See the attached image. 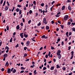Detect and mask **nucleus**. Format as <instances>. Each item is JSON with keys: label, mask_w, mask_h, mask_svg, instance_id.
Returning <instances> with one entry per match:
<instances>
[{"label": "nucleus", "mask_w": 75, "mask_h": 75, "mask_svg": "<svg viewBox=\"0 0 75 75\" xmlns=\"http://www.w3.org/2000/svg\"><path fill=\"white\" fill-rule=\"evenodd\" d=\"M71 24V23L70 22H69L67 24L68 25H69Z\"/></svg>", "instance_id": "33"}, {"label": "nucleus", "mask_w": 75, "mask_h": 75, "mask_svg": "<svg viewBox=\"0 0 75 75\" xmlns=\"http://www.w3.org/2000/svg\"><path fill=\"white\" fill-rule=\"evenodd\" d=\"M71 47L70 46L69 47L68 50H71Z\"/></svg>", "instance_id": "62"}, {"label": "nucleus", "mask_w": 75, "mask_h": 75, "mask_svg": "<svg viewBox=\"0 0 75 75\" xmlns=\"http://www.w3.org/2000/svg\"><path fill=\"white\" fill-rule=\"evenodd\" d=\"M69 17V16L68 15H66L64 17L63 19L64 20H68V18Z\"/></svg>", "instance_id": "1"}, {"label": "nucleus", "mask_w": 75, "mask_h": 75, "mask_svg": "<svg viewBox=\"0 0 75 75\" xmlns=\"http://www.w3.org/2000/svg\"><path fill=\"white\" fill-rule=\"evenodd\" d=\"M43 70H45V69H47V68L46 67H44L43 69Z\"/></svg>", "instance_id": "40"}, {"label": "nucleus", "mask_w": 75, "mask_h": 75, "mask_svg": "<svg viewBox=\"0 0 75 75\" xmlns=\"http://www.w3.org/2000/svg\"><path fill=\"white\" fill-rule=\"evenodd\" d=\"M45 7L46 8V10H47V8H48V5H46L45 6Z\"/></svg>", "instance_id": "43"}, {"label": "nucleus", "mask_w": 75, "mask_h": 75, "mask_svg": "<svg viewBox=\"0 0 75 75\" xmlns=\"http://www.w3.org/2000/svg\"><path fill=\"white\" fill-rule=\"evenodd\" d=\"M7 72L8 74L11 73V69H8L7 70Z\"/></svg>", "instance_id": "4"}, {"label": "nucleus", "mask_w": 75, "mask_h": 75, "mask_svg": "<svg viewBox=\"0 0 75 75\" xmlns=\"http://www.w3.org/2000/svg\"><path fill=\"white\" fill-rule=\"evenodd\" d=\"M15 8V7H13V9L12 10V12H13V11H14V10Z\"/></svg>", "instance_id": "45"}, {"label": "nucleus", "mask_w": 75, "mask_h": 75, "mask_svg": "<svg viewBox=\"0 0 75 75\" xmlns=\"http://www.w3.org/2000/svg\"><path fill=\"white\" fill-rule=\"evenodd\" d=\"M69 20H70V21L71 22H72V21H73V20H72V19H69Z\"/></svg>", "instance_id": "56"}, {"label": "nucleus", "mask_w": 75, "mask_h": 75, "mask_svg": "<svg viewBox=\"0 0 75 75\" xmlns=\"http://www.w3.org/2000/svg\"><path fill=\"white\" fill-rule=\"evenodd\" d=\"M51 23L52 24H54V23H55L54 22V21H52Z\"/></svg>", "instance_id": "54"}, {"label": "nucleus", "mask_w": 75, "mask_h": 75, "mask_svg": "<svg viewBox=\"0 0 75 75\" xmlns=\"http://www.w3.org/2000/svg\"><path fill=\"white\" fill-rule=\"evenodd\" d=\"M12 38H11L10 41V42H12Z\"/></svg>", "instance_id": "35"}, {"label": "nucleus", "mask_w": 75, "mask_h": 75, "mask_svg": "<svg viewBox=\"0 0 75 75\" xmlns=\"http://www.w3.org/2000/svg\"><path fill=\"white\" fill-rule=\"evenodd\" d=\"M12 72L13 73H16V69H14Z\"/></svg>", "instance_id": "19"}, {"label": "nucleus", "mask_w": 75, "mask_h": 75, "mask_svg": "<svg viewBox=\"0 0 75 75\" xmlns=\"http://www.w3.org/2000/svg\"><path fill=\"white\" fill-rule=\"evenodd\" d=\"M21 68L22 70H24V69H25V68L23 67H21Z\"/></svg>", "instance_id": "22"}, {"label": "nucleus", "mask_w": 75, "mask_h": 75, "mask_svg": "<svg viewBox=\"0 0 75 75\" xmlns=\"http://www.w3.org/2000/svg\"><path fill=\"white\" fill-rule=\"evenodd\" d=\"M45 35H43L42 36L41 38H45Z\"/></svg>", "instance_id": "29"}, {"label": "nucleus", "mask_w": 75, "mask_h": 75, "mask_svg": "<svg viewBox=\"0 0 75 75\" xmlns=\"http://www.w3.org/2000/svg\"><path fill=\"white\" fill-rule=\"evenodd\" d=\"M74 52L73 51H72L71 52V55H74Z\"/></svg>", "instance_id": "26"}, {"label": "nucleus", "mask_w": 75, "mask_h": 75, "mask_svg": "<svg viewBox=\"0 0 75 75\" xmlns=\"http://www.w3.org/2000/svg\"><path fill=\"white\" fill-rule=\"evenodd\" d=\"M57 68H60V67L59 66V65H58V64H57Z\"/></svg>", "instance_id": "36"}, {"label": "nucleus", "mask_w": 75, "mask_h": 75, "mask_svg": "<svg viewBox=\"0 0 75 75\" xmlns=\"http://www.w3.org/2000/svg\"><path fill=\"white\" fill-rule=\"evenodd\" d=\"M26 49H27V47H24V50L25 51H26Z\"/></svg>", "instance_id": "44"}, {"label": "nucleus", "mask_w": 75, "mask_h": 75, "mask_svg": "<svg viewBox=\"0 0 75 75\" xmlns=\"http://www.w3.org/2000/svg\"><path fill=\"white\" fill-rule=\"evenodd\" d=\"M41 24V23H39L38 24V26H40V25Z\"/></svg>", "instance_id": "55"}, {"label": "nucleus", "mask_w": 75, "mask_h": 75, "mask_svg": "<svg viewBox=\"0 0 75 75\" xmlns=\"http://www.w3.org/2000/svg\"><path fill=\"white\" fill-rule=\"evenodd\" d=\"M46 30H49L50 29V27L48 26H47L46 27Z\"/></svg>", "instance_id": "13"}, {"label": "nucleus", "mask_w": 75, "mask_h": 75, "mask_svg": "<svg viewBox=\"0 0 75 75\" xmlns=\"http://www.w3.org/2000/svg\"><path fill=\"white\" fill-rule=\"evenodd\" d=\"M58 57L59 59H61V54H60L59 55H58Z\"/></svg>", "instance_id": "10"}, {"label": "nucleus", "mask_w": 75, "mask_h": 75, "mask_svg": "<svg viewBox=\"0 0 75 75\" xmlns=\"http://www.w3.org/2000/svg\"><path fill=\"white\" fill-rule=\"evenodd\" d=\"M64 42H62V45H64Z\"/></svg>", "instance_id": "64"}, {"label": "nucleus", "mask_w": 75, "mask_h": 75, "mask_svg": "<svg viewBox=\"0 0 75 75\" xmlns=\"http://www.w3.org/2000/svg\"><path fill=\"white\" fill-rule=\"evenodd\" d=\"M48 7H49V6H51V3L49 2L48 3Z\"/></svg>", "instance_id": "49"}, {"label": "nucleus", "mask_w": 75, "mask_h": 75, "mask_svg": "<svg viewBox=\"0 0 75 75\" xmlns=\"http://www.w3.org/2000/svg\"><path fill=\"white\" fill-rule=\"evenodd\" d=\"M15 47L16 48H17V47H18V44L15 46Z\"/></svg>", "instance_id": "47"}, {"label": "nucleus", "mask_w": 75, "mask_h": 75, "mask_svg": "<svg viewBox=\"0 0 75 75\" xmlns=\"http://www.w3.org/2000/svg\"><path fill=\"white\" fill-rule=\"evenodd\" d=\"M72 34V33L70 32L69 34V35H71Z\"/></svg>", "instance_id": "57"}, {"label": "nucleus", "mask_w": 75, "mask_h": 75, "mask_svg": "<svg viewBox=\"0 0 75 75\" xmlns=\"http://www.w3.org/2000/svg\"><path fill=\"white\" fill-rule=\"evenodd\" d=\"M16 29L17 30H19L20 29V27H19V25H18L16 26Z\"/></svg>", "instance_id": "16"}, {"label": "nucleus", "mask_w": 75, "mask_h": 75, "mask_svg": "<svg viewBox=\"0 0 75 75\" xmlns=\"http://www.w3.org/2000/svg\"><path fill=\"white\" fill-rule=\"evenodd\" d=\"M41 11V13H42V9H39V12H40V11Z\"/></svg>", "instance_id": "37"}, {"label": "nucleus", "mask_w": 75, "mask_h": 75, "mask_svg": "<svg viewBox=\"0 0 75 75\" xmlns=\"http://www.w3.org/2000/svg\"><path fill=\"white\" fill-rule=\"evenodd\" d=\"M6 66H8L9 65V64L8 63V62L7 61L6 64Z\"/></svg>", "instance_id": "12"}, {"label": "nucleus", "mask_w": 75, "mask_h": 75, "mask_svg": "<svg viewBox=\"0 0 75 75\" xmlns=\"http://www.w3.org/2000/svg\"><path fill=\"white\" fill-rule=\"evenodd\" d=\"M6 48L7 50H9V48H8V46H6L5 47V49H6Z\"/></svg>", "instance_id": "51"}, {"label": "nucleus", "mask_w": 75, "mask_h": 75, "mask_svg": "<svg viewBox=\"0 0 75 75\" xmlns=\"http://www.w3.org/2000/svg\"><path fill=\"white\" fill-rule=\"evenodd\" d=\"M3 0H1V1L0 3L1 4L3 3Z\"/></svg>", "instance_id": "48"}, {"label": "nucleus", "mask_w": 75, "mask_h": 75, "mask_svg": "<svg viewBox=\"0 0 75 75\" xmlns=\"http://www.w3.org/2000/svg\"><path fill=\"white\" fill-rule=\"evenodd\" d=\"M51 54V52H49L48 54V56H49V57H50V54Z\"/></svg>", "instance_id": "21"}, {"label": "nucleus", "mask_w": 75, "mask_h": 75, "mask_svg": "<svg viewBox=\"0 0 75 75\" xmlns=\"http://www.w3.org/2000/svg\"><path fill=\"white\" fill-rule=\"evenodd\" d=\"M60 40H61V39H57V41L58 42H59V41H60Z\"/></svg>", "instance_id": "46"}, {"label": "nucleus", "mask_w": 75, "mask_h": 75, "mask_svg": "<svg viewBox=\"0 0 75 75\" xmlns=\"http://www.w3.org/2000/svg\"><path fill=\"white\" fill-rule=\"evenodd\" d=\"M21 27H23V23H21Z\"/></svg>", "instance_id": "52"}, {"label": "nucleus", "mask_w": 75, "mask_h": 75, "mask_svg": "<svg viewBox=\"0 0 75 75\" xmlns=\"http://www.w3.org/2000/svg\"><path fill=\"white\" fill-rule=\"evenodd\" d=\"M62 68H63V71H65V69H66V68H65V67H63Z\"/></svg>", "instance_id": "50"}, {"label": "nucleus", "mask_w": 75, "mask_h": 75, "mask_svg": "<svg viewBox=\"0 0 75 75\" xmlns=\"http://www.w3.org/2000/svg\"><path fill=\"white\" fill-rule=\"evenodd\" d=\"M31 20H30L28 21V24H30L31 23Z\"/></svg>", "instance_id": "38"}, {"label": "nucleus", "mask_w": 75, "mask_h": 75, "mask_svg": "<svg viewBox=\"0 0 75 75\" xmlns=\"http://www.w3.org/2000/svg\"><path fill=\"white\" fill-rule=\"evenodd\" d=\"M67 3H69V2H71V1H70L69 0H67Z\"/></svg>", "instance_id": "42"}, {"label": "nucleus", "mask_w": 75, "mask_h": 75, "mask_svg": "<svg viewBox=\"0 0 75 75\" xmlns=\"http://www.w3.org/2000/svg\"><path fill=\"white\" fill-rule=\"evenodd\" d=\"M65 6H63L62 7V10H64V9H65Z\"/></svg>", "instance_id": "11"}, {"label": "nucleus", "mask_w": 75, "mask_h": 75, "mask_svg": "<svg viewBox=\"0 0 75 75\" xmlns=\"http://www.w3.org/2000/svg\"><path fill=\"white\" fill-rule=\"evenodd\" d=\"M51 50H54L55 49V48H54V47H52V46L51 47Z\"/></svg>", "instance_id": "39"}, {"label": "nucleus", "mask_w": 75, "mask_h": 75, "mask_svg": "<svg viewBox=\"0 0 75 75\" xmlns=\"http://www.w3.org/2000/svg\"><path fill=\"white\" fill-rule=\"evenodd\" d=\"M17 6L18 7H21V5H18Z\"/></svg>", "instance_id": "53"}, {"label": "nucleus", "mask_w": 75, "mask_h": 75, "mask_svg": "<svg viewBox=\"0 0 75 75\" xmlns=\"http://www.w3.org/2000/svg\"><path fill=\"white\" fill-rule=\"evenodd\" d=\"M68 8L69 10H71V6H69L68 7Z\"/></svg>", "instance_id": "14"}, {"label": "nucleus", "mask_w": 75, "mask_h": 75, "mask_svg": "<svg viewBox=\"0 0 75 75\" xmlns=\"http://www.w3.org/2000/svg\"><path fill=\"white\" fill-rule=\"evenodd\" d=\"M27 54L25 53L24 54L23 58H25V57H27Z\"/></svg>", "instance_id": "15"}, {"label": "nucleus", "mask_w": 75, "mask_h": 75, "mask_svg": "<svg viewBox=\"0 0 75 75\" xmlns=\"http://www.w3.org/2000/svg\"><path fill=\"white\" fill-rule=\"evenodd\" d=\"M41 6H42V7H43V6H44V3L41 4Z\"/></svg>", "instance_id": "23"}, {"label": "nucleus", "mask_w": 75, "mask_h": 75, "mask_svg": "<svg viewBox=\"0 0 75 75\" xmlns=\"http://www.w3.org/2000/svg\"><path fill=\"white\" fill-rule=\"evenodd\" d=\"M17 12H18L20 11V9L18 8H17L16 9Z\"/></svg>", "instance_id": "18"}, {"label": "nucleus", "mask_w": 75, "mask_h": 75, "mask_svg": "<svg viewBox=\"0 0 75 75\" xmlns=\"http://www.w3.org/2000/svg\"><path fill=\"white\" fill-rule=\"evenodd\" d=\"M26 8L25 7V6H24V9L25 10H26Z\"/></svg>", "instance_id": "63"}, {"label": "nucleus", "mask_w": 75, "mask_h": 75, "mask_svg": "<svg viewBox=\"0 0 75 75\" xmlns=\"http://www.w3.org/2000/svg\"><path fill=\"white\" fill-rule=\"evenodd\" d=\"M48 54H46V55H45V57L46 58H48Z\"/></svg>", "instance_id": "61"}, {"label": "nucleus", "mask_w": 75, "mask_h": 75, "mask_svg": "<svg viewBox=\"0 0 75 75\" xmlns=\"http://www.w3.org/2000/svg\"><path fill=\"white\" fill-rule=\"evenodd\" d=\"M24 36H25V38H27L28 37V35H26L25 34V33H24Z\"/></svg>", "instance_id": "9"}, {"label": "nucleus", "mask_w": 75, "mask_h": 75, "mask_svg": "<svg viewBox=\"0 0 75 75\" xmlns=\"http://www.w3.org/2000/svg\"><path fill=\"white\" fill-rule=\"evenodd\" d=\"M1 71H4V68H3L1 69Z\"/></svg>", "instance_id": "58"}, {"label": "nucleus", "mask_w": 75, "mask_h": 75, "mask_svg": "<svg viewBox=\"0 0 75 75\" xmlns=\"http://www.w3.org/2000/svg\"><path fill=\"white\" fill-rule=\"evenodd\" d=\"M24 72V70H22V71H21L20 72V73L21 74V73H23V72Z\"/></svg>", "instance_id": "41"}, {"label": "nucleus", "mask_w": 75, "mask_h": 75, "mask_svg": "<svg viewBox=\"0 0 75 75\" xmlns=\"http://www.w3.org/2000/svg\"><path fill=\"white\" fill-rule=\"evenodd\" d=\"M29 44H30V41H28L26 42V44H27L28 46L29 45Z\"/></svg>", "instance_id": "17"}, {"label": "nucleus", "mask_w": 75, "mask_h": 75, "mask_svg": "<svg viewBox=\"0 0 75 75\" xmlns=\"http://www.w3.org/2000/svg\"><path fill=\"white\" fill-rule=\"evenodd\" d=\"M6 4V0H5L4 1V3L3 4V6H5V4Z\"/></svg>", "instance_id": "30"}, {"label": "nucleus", "mask_w": 75, "mask_h": 75, "mask_svg": "<svg viewBox=\"0 0 75 75\" xmlns=\"http://www.w3.org/2000/svg\"><path fill=\"white\" fill-rule=\"evenodd\" d=\"M20 36L22 38H23V33H22L20 34Z\"/></svg>", "instance_id": "5"}, {"label": "nucleus", "mask_w": 75, "mask_h": 75, "mask_svg": "<svg viewBox=\"0 0 75 75\" xmlns=\"http://www.w3.org/2000/svg\"><path fill=\"white\" fill-rule=\"evenodd\" d=\"M54 68H55L54 66H52L50 68L51 70H54Z\"/></svg>", "instance_id": "8"}, {"label": "nucleus", "mask_w": 75, "mask_h": 75, "mask_svg": "<svg viewBox=\"0 0 75 75\" xmlns=\"http://www.w3.org/2000/svg\"><path fill=\"white\" fill-rule=\"evenodd\" d=\"M6 29H7V31H8V30H9V27H8V26H6Z\"/></svg>", "instance_id": "31"}, {"label": "nucleus", "mask_w": 75, "mask_h": 75, "mask_svg": "<svg viewBox=\"0 0 75 75\" xmlns=\"http://www.w3.org/2000/svg\"><path fill=\"white\" fill-rule=\"evenodd\" d=\"M60 26L62 29H64V25H60Z\"/></svg>", "instance_id": "27"}, {"label": "nucleus", "mask_w": 75, "mask_h": 75, "mask_svg": "<svg viewBox=\"0 0 75 75\" xmlns=\"http://www.w3.org/2000/svg\"><path fill=\"white\" fill-rule=\"evenodd\" d=\"M8 6H6L5 7V10H6V11H7L8 10Z\"/></svg>", "instance_id": "7"}, {"label": "nucleus", "mask_w": 75, "mask_h": 75, "mask_svg": "<svg viewBox=\"0 0 75 75\" xmlns=\"http://www.w3.org/2000/svg\"><path fill=\"white\" fill-rule=\"evenodd\" d=\"M60 5L61 4H57L56 5V7H58V6H60Z\"/></svg>", "instance_id": "24"}, {"label": "nucleus", "mask_w": 75, "mask_h": 75, "mask_svg": "<svg viewBox=\"0 0 75 75\" xmlns=\"http://www.w3.org/2000/svg\"><path fill=\"white\" fill-rule=\"evenodd\" d=\"M61 50H58L57 52V55H61V54H60V53H61Z\"/></svg>", "instance_id": "3"}, {"label": "nucleus", "mask_w": 75, "mask_h": 75, "mask_svg": "<svg viewBox=\"0 0 75 75\" xmlns=\"http://www.w3.org/2000/svg\"><path fill=\"white\" fill-rule=\"evenodd\" d=\"M1 44H2V42H0V47H1Z\"/></svg>", "instance_id": "60"}, {"label": "nucleus", "mask_w": 75, "mask_h": 75, "mask_svg": "<svg viewBox=\"0 0 75 75\" xmlns=\"http://www.w3.org/2000/svg\"><path fill=\"white\" fill-rule=\"evenodd\" d=\"M8 56V55L7 54H5L3 55V57H5V58L7 57Z\"/></svg>", "instance_id": "6"}, {"label": "nucleus", "mask_w": 75, "mask_h": 75, "mask_svg": "<svg viewBox=\"0 0 75 75\" xmlns=\"http://www.w3.org/2000/svg\"><path fill=\"white\" fill-rule=\"evenodd\" d=\"M72 30L73 31H74L75 32V28H72Z\"/></svg>", "instance_id": "25"}, {"label": "nucleus", "mask_w": 75, "mask_h": 75, "mask_svg": "<svg viewBox=\"0 0 75 75\" xmlns=\"http://www.w3.org/2000/svg\"><path fill=\"white\" fill-rule=\"evenodd\" d=\"M43 23H45V24H47V21L46 20V18H43Z\"/></svg>", "instance_id": "2"}, {"label": "nucleus", "mask_w": 75, "mask_h": 75, "mask_svg": "<svg viewBox=\"0 0 75 75\" xmlns=\"http://www.w3.org/2000/svg\"><path fill=\"white\" fill-rule=\"evenodd\" d=\"M21 12H22L21 10H20L19 12V14H20V15L21 14Z\"/></svg>", "instance_id": "34"}, {"label": "nucleus", "mask_w": 75, "mask_h": 75, "mask_svg": "<svg viewBox=\"0 0 75 75\" xmlns=\"http://www.w3.org/2000/svg\"><path fill=\"white\" fill-rule=\"evenodd\" d=\"M33 13V11H31V10H30L29 11V14H32Z\"/></svg>", "instance_id": "20"}, {"label": "nucleus", "mask_w": 75, "mask_h": 75, "mask_svg": "<svg viewBox=\"0 0 75 75\" xmlns=\"http://www.w3.org/2000/svg\"><path fill=\"white\" fill-rule=\"evenodd\" d=\"M34 67H35V65L34 64H33V65L30 66L31 68H34Z\"/></svg>", "instance_id": "28"}, {"label": "nucleus", "mask_w": 75, "mask_h": 75, "mask_svg": "<svg viewBox=\"0 0 75 75\" xmlns=\"http://www.w3.org/2000/svg\"><path fill=\"white\" fill-rule=\"evenodd\" d=\"M59 16H60V15H56V17H59Z\"/></svg>", "instance_id": "59"}, {"label": "nucleus", "mask_w": 75, "mask_h": 75, "mask_svg": "<svg viewBox=\"0 0 75 75\" xmlns=\"http://www.w3.org/2000/svg\"><path fill=\"white\" fill-rule=\"evenodd\" d=\"M33 4L34 5H36V2L35 1H34L33 2Z\"/></svg>", "instance_id": "32"}]
</instances>
